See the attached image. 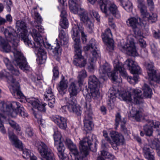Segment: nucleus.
Instances as JSON below:
<instances>
[{"instance_id": "f257e3e1", "label": "nucleus", "mask_w": 160, "mask_h": 160, "mask_svg": "<svg viewBox=\"0 0 160 160\" xmlns=\"http://www.w3.org/2000/svg\"><path fill=\"white\" fill-rule=\"evenodd\" d=\"M35 21L31 22V24L33 27H35L32 29V33L35 42L28 39L27 34H22L23 36L20 38L29 47L31 48H34V52L35 54L40 55V56L43 60H46L47 58L46 52L43 48V47L48 49V52H52V55L54 56L58 57L59 52L61 50L60 45H67L68 43V35L63 30H61L58 35L60 41L58 42V39H56V44L52 46L47 42L45 43L44 42L42 36L39 33L44 32L43 27L41 25H35Z\"/></svg>"}, {"instance_id": "f03ea898", "label": "nucleus", "mask_w": 160, "mask_h": 160, "mask_svg": "<svg viewBox=\"0 0 160 160\" xmlns=\"http://www.w3.org/2000/svg\"><path fill=\"white\" fill-rule=\"evenodd\" d=\"M84 28L75 25L71 31L72 38L74 41V48L75 53L73 60V64L80 68L85 66L86 64V60L82 54L81 47L80 45L79 32L81 33V39L83 43L87 41V36L84 32Z\"/></svg>"}, {"instance_id": "7ed1b4c3", "label": "nucleus", "mask_w": 160, "mask_h": 160, "mask_svg": "<svg viewBox=\"0 0 160 160\" xmlns=\"http://www.w3.org/2000/svg\"><path fill=\"white\" fill-rule=\"evenodd\" d=\"M115 69L118 70L121 75L127 78L128 82L131 84L138 80V75L141 73V70L137 63L132 60H127L123 65L120 62L114 64Z\"/></svg>"}, {"instance_id": "20e7f679", "label": "nucleus", "mask_w": 160, "mask_h": 160, "mask_svg": "<svg viewBox=\"0 0 160 160\" xmlns=\"http://www.w3.org/2000/svg\"><path fill=\"white\" fill-rule=\"evenodd\" d=\"M141 92L140 89H131L130 91L119 92L118 90L113 88L112 89L109 90L110 95L108 96L109 99L107 102V104L110 107L111 109H112L114 108V102L118 96H119V98L120 99L130 101L132 100V95H134V98L136 103L139 104V100L136 98H142Z\"/></svg>"}, {"instance_id": "39448f33", "label": "nucleus", "mask_w": 160, "mask_h": 160, "mask_svg": "<svg viewBox=\"0 0 160 160\" xmlns=\"http://www.w3.org/2000/svg\"><path fill=\"white\" fill-rule=\"evenodd\" d=\"M3 61L6 65L7 69L10 71L12 76L9 77L8 80L12 83V84L10 87L9 89L12 95L18 97L17 98H22L24 97L23 93L20 89V85L19 82L16 81L14 76H18L20 74L18 69L16 68L13 66L14 65L16 67L18 66L19 65H15L12 62H10L8 58H5L3 59ZM20 68V67H19Z\"/></svg>"}, {"instance_id": "423d86ee", "label": "nucleus", "mask_w": 160, "mask_h": 160, "mask_svg": "<svg viewBox=\"0 0 160 160\" xmlns=\"http://www.w3.org/2000/svg\"><path fill=\"white\" fill-rule=\"evenodd\" d=\"M3 33L7 40L12 44V47L14 50L13 52L15 57L14 62L20 63V62L22 61L25 65H26V58L23 54L17 49L19 41L18 33L11 27L5 29Z\"/></svg>"}, {"instance_id": "0eeeda50", "label": "nucleus", "mask_w": 160, "mask_h": 160, "mask_svg": "<svg viewBox=\"0 0 160 160\" xmlns=\"http://www.w3.org/2000/svg\"><path fill=\"white\" fill-rule=\"evenodd\" d=\"M92 4H94L97 1L100 5L102 12L105 14L109 12L113 16L116 18H119L120 15L117 6L109 0H88Z\"/></svg>"}, {"instance_id": "6e6552de", "label": "nucleus", "mask_w": 160, "mask_h": 160, "mask_svg": "<svg viewBox=\"0 0 160 160\" xmlns=\"http://www.w3.org/2000/svg\"><path fill=\"white\" fill-rule=\"evenodd\" d=\"M93 139L91 134L87 136L79 142V148L80 152L83 153L85 156H88L91 150L96 152L97 149V144L95 142L93 145Z\"/></svg>"}, {"instance_id": "1a4fd4ad", "label": "nucleus", "mask_w": 160, "mask_h": 160, "mask_svg": "<svg viewBox=\"0 0 160 160\" xmlns=\"http://www.w3.org/2000/svg\"><path fill=\"white\" fill-rule=\"evenodd\" d=\"M21 104L16 102H12L10 104H8L4 102H0V110L4 112H7L8 114L12 118H15L18 115V108Z\"/></svg>"}, {"instance_id": "9d476101", "label": "nucleus", "mask_w": 160, "mask_h": 160, "mask_svg": "<svg viewBox=\"0 0 160 160\" xmlns=\"http://www.w3.org/2000/svg\"><path fill=\"white\" fill-rule=\"evenodd\" d=\"M144 66L146 69L149 80H150V84L151 85L154 84V82L160 84V74H157L154 62L151 61L146 62L144 63Z\"/></svg>"}, {"instance_id": "9b49d317", "label": "nucleus", "mask_w": 160, "mask_h": 160, "mask_svg": "<svg viewBox=\"0 0 160 160\" xmlns=\"http://www.w3.org/2000/svg\"><path fill=\"white\" fill-rule=\"evenodd\" d=\"M148 124L143 126V129L146 135L150 136L153 133L152 128H158L154 132L155 137L160 139V122L156 120H148Z\"/></svg>"}, {"instance_id": "f8f14e48", "label": "nucleus", "mask_w": 160, "mask_h": 160, "mask_svg": "<svg viewBox=\"0 0 160 160\" xmlns=\"http://www.w3.org/2000/svg\"><path fill=\"white\" fill-rule=\"evenodd\" d=\"M38 150L41 156V160H56L52 150L43 142H38Z\"/></svg>"}, {"instance_id": "ddd939ff", "label": "nucleus", "mask_w": 160, "mask_h": 160, "mask_svg": "<svg viewBox=\"0 0 160 160\" xmlns=\"http://www.w3.org/2000/svg\"><path fill=\"white\" fill-rule=\"evenodd\" d=\"M69 95V97H66L65 98V102L66 104L68 105V109L70 112L73 113L77 116H81L82 110L81 107L79 105L76 104V96L70 94Z\"/></svg>"}, {"instance_id": "4468645a", "label": "nucleus", "mask_w": 160, "mask_h": 160, "mask_svg": "<svg viewBox=\"0 0 160 160\" xmlns=\"http://www.w3.org/2000/svg\"><path fill=\"white\" fill-rule=\"evenodd\" d=\"M126 22L127 25L132 28L137 38L142 36V33L138 27L143 26L144 24L143 22H142L140 18L138 17H131L128 18Z\"/></svg>"}, {"instance_id": "2eb2a0df", "label": "nucleus", "mask_w": 160, "mask_h": 160, "mask_svg": "<svg viewBox=\"0 0 160 160\" xmlns=\"http://www.w3.org/2000/svg\"><path fill=\"white\" fill-rule=\"evenodd\" d=\"M12 47L8 44V42H6L5 40L3 38L1 37H0V45L1 46L3 50L5 52H12L14 56V59L13 60V63L15 65H19L20 68L23 70V71L27 70H28L29 66L28 65V63L26 60V65H25L22 62H20V63H15L14 61L15 60V57L14 55V54L13 53V51H14V48L12 47Z\"/></svg>"}, {"instance_id": "dca6fc26", "label": "nucleus", "mask_w": 160, "mask_h": 160, "mask_svg": "<svg viewBox=\"0 0 160 160\" xmlns=\"http://www.w3.org/2000/svg\"><path fill=\"white\" fill-rule=\"evenodd\" d=\"M78 16L80 21L86 25L88 32L90 33L92 32L94 24L89 17L87 11L83 8H80Z\"/></svg>"}, {"instance_id": "f3484780", "label": "nucleus", "mask_w": 160, "mask_h": 160, "mask_svg": "<svg viewBox=\"0 0 160 160\" xmlns=\"http://www.w3.org/2000/svg\"><path fill=\"white\" fill-rule=\"evenodd\" d=\"M118 62H117L114 63V64L118 63ZM113 65L114 66V65ZM114 67L115 70L111 71V68L110 65L107 62L105 63L99 70L101 77L103 78L108 75L111 80L113 82L116 81L118 78L117 76L116 75V70L119 71L117 70L115 68L114 66Z\"/></svg>"}, {"instance_id": "a211bd4d", "label": "nucleus", "mask_w": 160, "mask_h": 160, "mask_svg": "<svg viewBox=\"0 0 160 160\" xmlns=\"http://www.w3.org/2000/svg\"><path fill=\"white\" fill-rule=\"evenodd\" d=\"M85 115L84 122V130L86 132V134L88 133L94 127V124L92 121V119L93 113L92 109H84Z\"/></svg>"}, {"instance_id": "6ab92c4d", "label": "nucleus", "mask_w": 160, "mask_h": 160, "mask_svg": "<svg viewBox=\"0 0 160 160\" xmlns=\"http://www.w3.org/2000/svg\"><path fill=\"white\" fill-rule=\"evenodd\" d=\"M88 88L91 89L93 97L99 94V88L100 82L98 79L94 75H91L88 78Z\"/></svg>"}, {"instance_id": "aec40b11", "label": "nucleus", "mask_w": 160, "mask_h": 160, "mask_svg": "<svg viewBox=\"0 0 160 160\" xmlns=\"http://www.w3.org/2000/svg\"><path fill=\"white\" fill-rule=\"evenodd\" d=\"M83 96L85 97L86 102L83 105L84 109H90L92 108L90 102L92 101V99H97L99 96V93L98 95L93 97L92 93H91V89L86 87L82 91Z\"/></svg>"}, {"instance_id": "412c9836", "label": "nucleus", "mask_w": 160, "mask_h": 160, "mask_svg": "<svg viewBox=\"0 0 160 160\" xmlns=\"http://www.w3.org/2000/svg\"><path fill=\"white\" fill-rule=\"evenodd\" d=\"M126 118H123L122 119L120 113L119 112L117 113L115 115V125L116 128H117L120 124V130L121 132L125 135H128L130 133V132L126 127Z\"/></svg>"}, {"instance_id": "4be33fe9", "label": "nucleus", "mask_w": 160, "mask_h": 160, "mask_svg": "<svg viewBox=\"0 0 160 160\" xmlns=\"http://www.w3.org/2000/svg\"><path fill=\"white\" fill-rule=\"evenodd\" d=\"M101 37L103 41L106 43L109 50H114V41L112 39V34L110 29L107 28L104 32H102Z\"/></svg>"}, {"instance_id": "5701e85b", "label": "nucleus", "mask_w": 160, "mask_h": 160, "mask_svg": "<svg viewBox=\"0 0 160 160\" xmlns=\"http://www.w3.org/2000/svg\"><path fill=\"white\" fill-rule=\"evenodd\" d=\"M52 121L59 128L65 130L67 127V118L61 116L55 115L50 117Z\"/></svg>"}, {"instance_id": "b1692460", "label": "nucleus", "mask_w": 160, "mask_h": 160, "mask_svg": "<svg viewBox=\"0 0 160 160\" xmlns=\"http://www.w3.org/2000/svg\"><path fill=\"white\" fill-rule=\"evenodd\" d=\"M27 101L33 107L36 108L39 111L42 112H46L45 106L47 104L45 103H40L38 99L34 98H31L28 99Z\"/></svg>"}, {"instance_id": "393cba45", "label": "nucleus", "mask_w": 160, "mask_h": 160, "mask_svg": "<svg viewBox=\"0 0 160 160\" xmlns=\"http://www.w3.org/2000/svg\"><path fill=\"white\" fill-rule=\"evenodd\" d=\"M123 48L126 51V53L128 55L133 57L138 55L135 43L132 40L129 41V43L123 46Z\"/></svg>"}, {"instance_id": "a878e982", "label": "nucleus", "mask_w": 160, "mask_h": 160, "mask_svg": "<svg viewBox=\"0 0 160 160\" xmlns=\"http://www.w3.org/2000/svg\"><path fill=\"white\" fill-rule=\"evenodd\" d=\"M8 134L9 140L13 145L16 148L22 150L23 146L22 142L18 138L17 136L12 131H9Z\"/></svg>"}, {"instance_id": "bb28decb", "label": "nucleus", "mask_w": 160, "mask_h": 160, "mask_svg": "<svg viewBox=\"0 0 160 160\" xmlns=\"http://www.w3.org/2000/svg\"><path fill=\"white\" fill-rule=\"evenodd\" d=\"M65 143L70 150V154L71 157L80 152L78 150L76 145L69 139H66Z\"/></svg>"}, {"instance_id": "cd10ccee", "label": "nucleus", "mask_w": 160, "mask_h": 160, "mask_svg": "<svg viewBox=\"0 0 160 160\" xmlns=\"http://www.w3.org/2000/svg\"><path fill=\"white\" fill-rule=\"evenodd\" d=\"M143 153L145 157L148 160H154V152L151 149L150 146L148 144L144 145L142 148Z\"/></svg>"}, {"instance_id": "c85d7f7f", "label": "nucleus", "mask_w": 160, "mask_h": 160, "mask_svg": "<svg viewBox=\"0 0 160 160\" xmlns=\"http://www.w3.org/2000/svg\"><path fill=\"white\" fill-rule=\"evenodd\" d=\"M68 83V81L65 79V77L63 76H62L61 77V80L58 84V88L60 94L63 95L65 93Z\"/></svg>"}, {"instance_id": "c756f323", "label": "nucleus", "mask_w": 160, "mask_h": 160, "mask_svg": "<svg viewBox=\"0 0 160 160\" xmlns=\"http://www.w3.org/2000/svg\"><path fill=\"white\" fill-rule=\"evenodd\" d=\"M16 27L17 31L21 32L19 34V38L23 36L22 34H27V30L26 24L23 21L18 20L16 22Z\"/></svg>"}, {"instance_id": "7c9ffc66", "label": "nucleus", "mask_w": 160, "mask_h": 160, "mask_svg": "<svg viewBox=\"0 0 160 160\" xmlns=\"http://www.w3.org/2000/svg\"><path fill=\"white\" fill-rule=\"evenodd\" d=\"M110 136L114 142H117L123 144L124 142L123 136L121 134L115 131H112L110 133Z\"/></svg>"}, {"instance_id": "2f4dec72", "label": "nucleus", "mask_w": 160, "mask_h": 160, "mask_svg": "<svg viewBox=\"0 0 160 160\" xmlns=\"http://www.w3.org/2000/svg\"><path fill=\"white\" fill-rule=\"evenodd\" d=\"M142 116L141 111L140 110H136L135 108L133 107L131 110L130 111L129 118L130 119L132 118L137 121H139Z\"/></svg>"}, {"instance_id": "473e14b6", "label": "nucleus", "mask_w": 160, "mask_h": 160, "mask_svg": "<svg viewBox=\"0 0 160 160\" xmlns=\"http://www.w3.org/2000/svg\"><path fill=\"white\" fill-rule=\"evenodd\" d=\"M54 140V145L58 149V148L60 144H62L64 145L62 140L61 138V136L60 132L57 130L54 131V134L53 135Z\"/></svg>"}, {"instance_id": "72a5a7b5", "label": "nucleus", "mask_w": 160, "mask_h": 160, "mask_svg": "<svg viewBox=\"0 0 160 160\" xmlns=\"http://www.w3.org/2000/svg\"><path fill=\"white\" fill-rule=\"evenodd\" d=\"M78 82H72L69 85L68 88V92L70 95L76 96L78 93L79 87H80L78 84Z\"/></svg>"}, {"instance_id": "f704fd0d", "label": "nucleus", "mask_w": 160, "mask_h": 160, "mask_svg": "<svg viewBox=\"0 0 160 160\" xmlns=\"http://www.w3.org/2000/svg\"><path fill=\"white\" fill-rule=\"evenodd\" d=\"M143 90V95H142V91H141V93L142 95V98H137V99L142 98L143 96L148 98H150L152 94V90L150 88L149 86L146 84H144L142 87Z\"/></svg>"}, {"instance_id": "c9c22d12", "label": "nucleus", "mask_w": 160, "mask_h": 160, "mask_svg": "<svg viewBox=\"0 0 160 160\" xmlns=\"http://www.w3.org/2000/svg\"><path fill=\"white\" fill-rule=\"evenodd\" d=\"M87 76V72L85 70H82L78 72V75L77 77L78 83L80 87L83 85L84 79Z\"/></svg>"}, {"instance_id": "e433bc0d", "label": "nucleus", "mask_w": 160, "mask_h": 160, "mask_svg": "<svg viewBox=\"0 0 160 160\" xmlns=\"http://www.w3.org/2000/svg\"><path fill=\"white\" fill-rule=\"evenodd\" d=\"M65 149L64 145H63L62 144H60L58 148V154L60 160H69L68 157L64 156V152Z\"/></svg>"}, {"instance_id": "4c0bfd02", "label": "nucleus", "mask_w": 160, "mask_h": 160, "mask_svg": "<svg viewBox=\"0 0 160 160\" xmlns=\"http://www.w3.org/2000/svg\"><path fill=\"white\" fill-rule=\"evenodd\" d=\"M121 4L125 9L129 12L132 9V3L129 0H119Z\"/></svg>"}, {"instance_id": "58836bf2", "label": "nucleus", "mask_w": 160, "mask_h": 160, "mask_svg": "<svg viewBox=\"0 0 160 160\" xmlns=\"http://www.w3.org/2000/svg\"><path fill=\"white\" fill-rule=\"evenodd\" d=\"M121 4L125 9L129 12L132 9V3L129 0H119Z\"/></svg>"}, {"instance_id": "ea45409f", "label": "nucleus", "mask_w": 160, "mask_h": 160, "mask_svg": "<svg viewBox=\"0 0 160 160\" xmlns=\"http://www.w3.org/2000/svg\"><path fill=\"white\" fill-rule=\"evenodd\" d=\"M148 145L150 148L152 149L157 150L160 148V142H158L156 139L152 140L149 138L148 139Z\"/></svg>"}, {"instance_id": "a19ab883", "label": "nucleus", "mask_w": 160, "mask_h": 160, "mask_svg": "<svg viewBox=\"0 0 160 160\" xmlns=\"http://www.w3.org/2000/svg\"><path fill=\"white\" fill-rule=\"evenodd\" d=\"M90 51L92 55V57L91 58L90 61L91 62H93L94 61H96L97 58H100L101 54L99 50L98 49V48H97V49L95 48L91 50Z\"/></svg>"}, {"instance_id": "79ce46f5", "label": "nucleus", "mask_w": 160, "mask_h": 160, "mask_svg": "<svg viewBox=\"0 0 160 160\" xmlns=\"http://www.w3.org/2000/svg\"><path fill=\"white\" fill-rule=\"evenodd\" d=\"M98 48L96 45V41L93 39H92L90 41L89 44L84 47V50L86 51Z\"/></svg>"}, {"instance_id": "37998d69", "label": "nucleus", "mask_w": 160, "mask_h": 160, "mask_svg": "<svg viewBox=\"0 0 160 160\" xmlns=\"http://www.w3.org/2000/svg\"><path fill=\"white\" fill-rule=\"evenodd\" d=\"M8 122L10 126L13 129H14L17 132V134H20V132L21 131V128L19 125L15 122L14 121L9 119L8 121Z\"/></svg>"}, {"instance_id": "c03bdc74", "label": "nucleus", "mask_w": 160, "mask_h": 160, "mask_svg": "<svg viewBox=\"0 0 160 160\" xmlns=\"http://www.w3.org/2000/svg\"><path fill=\"white\" fill-rule=\"evenodd\" d=\"M6 119V117L3 113H0V131L2 133H6V131L4 126L3 121Z\"/></svg>"}, {"instance_id": "a18cd8bd", "label": "nucleus", "mask_w": 160, "mask_h": 160, "mask_svg": "<svg viewBox=\"0 0 160 160\" xmlns=\"http://www.w3.org/2000/svg\"><path fill=\"white\" fill-rule=\"evenodd\" d=\"M25 134L26 136L30 138H32L35 135L33 129L30 127L26 128Z\"/></svg>"}, {"instance_id": "49530a36", "label": "nucleus", "mask_w": 160, "mask_h": 160, "mask_svg": "<svg viewBox=\"0 0 160 160\" xmlns=\"http://www.w3.org/2000/svg\"><path fill=\"white\" fill-rule=\"evenodd\" d=\"M87 156H85L83 153L80 152L75 156H72V157L74 158L73 160H87L86 158Z\"/></svg>"}, {"instance_id": "de8ad7c7", "label": "nucleus", "mask_w": 160, "mask_h": 160, "mask_svg": "<svg viewBox=\"0 0 160 160\" xmlns=\"http://www.w3.org/2000/svg\"><path fill=\"white\" fill-rule=\"evenodd\" d=\"M53 76L52 80H55L59 78V72L58 68L57 66H55L53 67L52 69Z\"/></svg>"}, {"instance_id": "09e8293b", "label": "nucleus", "mask_w": 160, "mask_h": 160, "mask_svg": "<svg viewBox=\"0 0 160 160\" xmlns=\"http://www.w3.org/2000/svg\"><path fill=\"white\" fill-rule=\"evenodd\" d=\"M147 18L149 22H151L152 23L155 22L157 20V15L155 13L149 14Z\"/></svg>"}, {"instance_id": "8fccbe9b", "label": "nucleus", "mask_w": 160, "mask_h": 160, "mask_svg": "<svg viewBox=\"0 0 160 160\" xmlns=\"http://www.w3.org/2000/svg\"><path fill=\"white\" fill-rule=\"evenodd\" d=\"M18 115L23 118L27 117L28 116V114L27 113L24 108L21 107V105L20 106V108H18Z\"/></svg>"}, {"instance_id": "3c124183", "label": "nucleus", "mask_w": 160, "mask_h": 160, "mask_svg": "<svg viewBox=\"0 0 160 160\" xmlns=\"http://www.w3.org/2000/svg\"><path fill=\"white\" fill-rule=\"evenodd\" d=\"M60 24L62 28L66 29L68 28V22L66 18L61 19L60 22Z\"/></svg>"}, {"instance_id": "603ef678", "label": "nucleus", "mask_w": 160, "mask_h": 160, "mask_svg": "<svg viewBox=\"0 0 160 160\" xmlns=\"http://www.w3.org/2000/svg\"><path fill=\"white\" fill-rule=\"evenodd\" d=\"M33 153L29 150L26 149L23 151L22 156L26 159H28L31 156V154Z\"/></svg>"}, {"instance_id": "864d4df0", "label": "nucleus", "mask_w": 160, "mask_h": 160, "mask_svg": "<svg viewBox=\"0 0 160 160\" xmlns=\"http://www.w3.org/2000/svg\"><path fill=\"white\" fill-rule=\"evenodd\" d=\"M138 5V7L140 11L147 8V7L145 5V2L142 0H137Z\"/></svg>"}, {"instance_id": "5fc2aeb1", "label": "nucleus", "mask_w": 160, "mask_h": 160, "mask_svg": "<svg viewBox=\"0 0 160 160\" xmlns=\"http://www.w3.org/2000/svg\"><path fill=\"white\" fill-rule=\"evenodd\" d=\"M108 142L110 144L112 147L115 150H118V146L123 144L117 142H114V141H112L111 140H110Z\"/></svg>"}, {"instance_id": "6e6d98bb", "label": "nucleus", "mask_w": 160, "mask_h": 160, "mask_svg": "<svg viewBox=\"0 0 160 160\" xmlns=\"http://www.w3.org/2000/svg\"><path fill=\"white\" fill-rule=\"evenodd\" d=\"M55 96L53 92L44 95V98L45 100L48 101L49 100L55 99Z\"/></svg>"}, {"instance_id": "4d7b16f0", "label": "nucleus", "mask_w": 160, "mask_h": 160, "mask_svg": "<svg viewBox=\"0 0 160 160\" xmlns=\"http://www.w3.org/2000/svg\"><path fill=\"white\" fill-rule=\"evenodd\" d=\"M82 2V0H78V2L77 4L73 0H69L68 1L69 7L70 8L78 5H79Z\"/></svg>"}, {"instance_id": "13d9d810", "label": "nucleus", "mask_w": 160, "mask_h": 160, "mask_svg": "<svg viewBox=\"0 0 160 160\" xmlns=\"http://www.w3.org/2000/svg\"><path fill=\"white\" fill-rule=\"evenodd\" d=\"M35 19L36 21V22L40 24L42 21V19L40 14L38 12H34Z\"/></svg>"}, {"instance_id": "bf43d9fd", "label": "nucleus", "mask_w": 160, "mask_h": 160, "mask_svg": "<svg viewBox=\"0 0 160 160\" xmlns=\"http://www.w3.org/2000/svg\"><path fill=\"white\" fill-rule=\"evenodd\" d=\"M35 19L36 21V22L40 24L42 21V19L40 14L38 12H34Z\"/></svg>"}, {"instance_id": "052dcab7", "label": "nucleus", "mask_w": 160, "mask_h": 160, "mask_svg": "<svg viewBox=\"0 0 160 160\" xmlns=\"http://www.w3.org/2000/svg\"><path fill=\"white\" fill-rule=\"evenodd\" d=\"M7 5V11L10 12L11 10V7L12 6V2L11 0H3Z\"/></svg>"}, {"instance_id": "680f3d73", "label": "nucleus", "mask_w": 160, "mask_h": 160, "mask_svg": "<svg viewBox=\"0 0 160 160\" xmlns=\"http://www.w3.org/2000/svg\"><path fill=\"white\" fill-rule=\"evenodd\" d=\"M92 14L94 17L95 18L96 20L98 22H100V16L98 12L95 11H92Z\"/></svg>"}, {"instance_id": "e2e57ef3", "label": "nucleus", "mask_w": 160, "mask_h": 160, "mask_svg": "<svg viewBox=\"0 0 160 160\" xmlns=\"http://www.w3.org/2000/svg\"><path fill=\"white\" fill-rule=\"evenodd\" d=\"M109 143L107 141L106 139H105L102 140V145L101 147L102 148L104 149L105 148H107L108 146L109 145L108 144Z\"/></svg>"}, {"instance_id": "0e129e2a", "label": "nucleus", "mask_w": 160, "mask_h": 160, "mask_svg": "<svg viewBox=\"0 0 160 160\" xmlns=\"http://www.w3.org/2000/svg\"><path fill=\"white\" fill-rule=\"evenodd\" d=\"M141 15L143 18H147L149 15V13L148 12L147 8L144 9L140 11Z\"/></svg>"}, {"instance_id": "69168bd1", "label": "nucleus", "mask_w": 160, "mask_h": 160, "mask_svg": "<svg viewBox=\"0 0 160 160\" xmlns=\"http://www.w3.org/2000/svg\"><path fill=\"white\" fill-rule=\"evenodd\" d=\"M69 8L71 11L73 13L76 14L78 13L79 9L77 5L73 7H71Z\"/></svg>"}, {"instance_id": "338daca9", "label": "nucleus", "mask_w": 160, "mask_h": 160, "mask_svg": "<svg viewBox=\"0 0 160 160\" xmlns=\"http://www.w3.org/2000/svg\"><path fill=\"white\" fill-rule=\"evenodd\" d=\"M139 45L142 48H145L146 46V42L144 40L141 38H138Z\"/></svg>"}, {"instance_id": "774afa93", "label": "nucleus", "mask_w": 160, "mask_h": 160, "mask_svg": "<svg viewBox=\"0 0 160 160\" xmlns=\"http://www.w3.org/2000/svg\"><path fill=\"white\" fill-rule=\"evenodd\" d=\"M102 133L103 136L105 137V139H106L107 142H108L109 141H110V140H111L108 137V133L106 130H103V131Z\"/></svg>"}]
</instances>
